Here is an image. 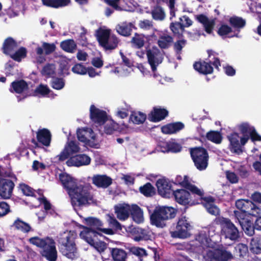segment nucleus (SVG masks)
Segmentation results:
<instances>
[{
	"mask_svg": "<svg viewBox=\"0 0 261 261\" xmlns=\"http://www.w3.org/2000/svg\"><path fill=\"white\" fill-rule=\"evenodd\" d=\"M90 111L91 119L99 125L103 124L104 121L107 119L106 113L94 105L90 107Z\"/></svg>",
	"mask_w": 261,
	"mask_h": 261,
	"instance_id": "20",
	"label": "nucleus"
},
{
	"mask_svg": "<svg viewBox=\"0 0 261 261\" xmlns=\"http://www.w3.org/2000/svg\"><path fill=\"white\" fill-rule=\"evenodd\" d=\"M109 70L113 74L118 76L128 75L133 71H140L144 75H150L152 73L156 76L155 73L156 66H107Z\"/></svg>",
	"mask_w": 261,
	"mask_h": 261,
	"instance_id": "3",
	"label": "nucleus"
},
{
	"mask_svg": "<svg viewBox=\"0 0 261 261\" xmlns=\"http://www.w3.org/2000/svg\"><path fill=\"white\" fill-rule=\"evenodd\" d=\"M192 226L185 217L180 218L177 223L175 231H171L173 238H186L190 236L189 231Z\"/></svg>",
	"mask_w": 261,
	"mask_h": 261,
	"instance_id": "9",
	"label": "nucleus"
},
{
	"mask_svg": "<svg viewBox=\"0 0 261 261\" xmlns=\"http://www.w3.org/2000/svg\"><path fill=\"white\" fill-rule=\"evenodd\" d=\"M111 253L114 261H126L127 254L124 250L117 248H112Z\"/></svg>",
	"mask_w": 261,
	"mask_h": 261,
	"instance_id": "41",
	"label": "nucleus"
},
{
	"mask_svg": "<svg viewBox=\"0 0 261 261\" xmlns=\"http://www.w3.org/2000/svg\"><path fill=\"white\" fill-rule=\"evenodd\" d=\"M186 41L185 40H179L176 41L174 44V49L176 54L179 55L182 48L186 45Z\"/></svg>",
	"mask_w": 261,
	"mask_h": 261,
	"instance_id": "63",
	"label": "nucleus"
},
{
	"mask_svg": "<svg viewBox=\"0 0 261 261\" xmlns=\"http://www.w3.org/2000/svg\"><path fill=\"white\" fill-rule=\"evenodd\" d=\"M41 1L44 6L56 9L66 7L70 3V0H41Z\"/></svg>",
	"mask_w": 261,
	"mask_h": 261,
	"instance_id": "35",
	"label": "nucleus"
},
{
	"mask_svg": "<svg viewBox=\"0 0 261 261\" xmlns=\"http://www.w3.org/2000/svg\"><path fill=\"white\" fill-rule=\"evenodd\" d=\"M27 55V50L24 47H20L11 54L9 57L13 60L19 62L24 59Z\"/></svg>",
	"mask_w": 261,
	"mask_h": 261,
	"instance_id": "43",
	"label": "nucleus"
},
{
	"mask_svg": "<svg viewBox=\"0 0 261 261\" xmlns=\"http://www.w3.org/2000/svg\"><path fill=\"white\" fill-rule=\"evenodd\" d=\"M176 182L181 185L182 186L187 188L193 194L197 195L200 199L202 198L203 195V191L202 189L198 188L194 185L191 184L189 181V177L187 176L184 177L179 175L176 178Z\"/></svg>",
	"mask_w": 261,
	"mask_h": 261,
	"instance_id": "15",
	"label": "nucleus"
},
{
	"mask_svg": "<svg viewBox=\"0 0 261 261\" xmlns=\"http://www.w3.org/2000/svg\"><path fill=\"white\" fill-rule=\"evenodd\" d=\"M207 54L208 56L207 62L204 61L203 62H195L193 65H220V61L218 57V54L212 50H208Z\"/></svg>",
	"mask_w": 261,
	"mask_h": 261,
	"instance_id": "27",
	"label": "nucleus"
},
{
	"mask_svg": "<svg viewBox=\"0 0 261 261\" xmlns=\"http://www.w3.org/2000/svg\"><path fill=\"white\" fill-rule=\"evenodd\" d=\"M128 109L127 106L118 108L116 112V116L122 119L127 117L128 115Z\"/></svg>",
	"mask_w": 261,
	"mask_h": 261,
	"instance_id": "61",
	"label": "nucleus"
},
{
	"mask_svg": "<svg viewBox=\"0 0 261 261\" xmlns=\"http://www.w3.org/2000/svg\"><path fill=\"white\" fill-rule=\"evenodd\" d=\"M13 225L17 230L24 233L29 232L31 229V227L30 224L19 219H17L15 221Z\"/></svg>",
	"mask_w": 261,
	"mask_h": 261,
	"instance_id": "45",
	"label": "nucleus"
},
{
	"mask_svg": "<svg viewBox=\"0 0 261 261\" xmlns=\"http://www.w3.org/2000/svg\"><path fill=\"white\" fill-rule=\"evenodd\" d=\"M11 85L13 91L18 93H21L27 87V83L23 81L14 82Z\"/></svg>",
	"mask_w": 261,
	"mask_h": 261,
	"instance_id": "53",
	"label": "nucleus"
},
{
	"mask_svg": "<svg viewBox=\"0 0 261 261\" xmlns=\"http://www.w3.org/2000/svg\"><path fill=\"white\" fill-rule=\"evenodd\" d=\"M191 155L195 165L198 169L202 170L207 167L208 155L204 148L197 147L192 149Z\"/></svg>",
	"mask_w": 261,
	"mask_h": 261,
	"instance_id": "7",
	"label": "nucleus"
},
{
	"mask_svg": "<svg viewBox=\"0 0 261 261\" xmlns=\"http://www.w3.org/2000/svg\"><path fill=\"white\" fill-rule=\"evenodd\" d=\"M38 141L43 145L48 146L51 141V134L49 131L45 128L40 129L37 134Z\"/></svg>",
	"mask_w": 261,
	"mask_h": 261,
	"instance_id": "32",
	"label": "nucleus"
},
{
	"mask_svg": "<svg viewBox=\"0 0 261 261\" xmlns=\"http://www.w3.org/2000/svg\"><path fill=\"white\" fill-rule=\"evenodd\" d=\"M92 183L98 187L107 188L112 183V179L105 175H95L92 178Z\"/></svg>",
	"mask_w": 261,
	"mask_h": 261,
	"instance_id": "29",
	"label": "nucleus"
},
{
	"mask_svg": "<svg viewBox=\"0 0 261 261\" xmlns=\"http://www.w3.org/2000/svg\"><path fill=\"white\" fill-rule=\"evenodd\" d=\"M221 228V236L231 241L239 238V231L234 225L227 218L221 217L218 219Z\"/></svg>",
	"mask_w": 261,
	"mask_h": 261,
	"instance_id": "5",
	"label": "nucleus"
},
{
	"mask_svg": "<svg viewBox=\"0 0 261 261\" xmlns=\"http://www.w3.org/2000/svg\"><path fill=\"white\" fill-rule=\"evenodd\" d=\"M80 147L77 142L73 141H68L66 144L63 150L55 159L59 162L65 161L69 158L74 156L73 155L80 152Z\"/></svg>",
	"mask_w": 261,
	"mask_h": 261,
	"instance_id": "11",
	"label": "nucleus"
},
{
	"mask_svg": "<svg viewBox=\"0 0 261 261\" xmlns=\"http://www.w3.org/2000/svg\"><path fill=\"white\" fill-rule=\"evenodd\" d=\"M152 18L155 20H163L165 17V13L160 6H155L151 11Z\"/></svg>",
	"mask_w": 261,
	"mask_h": 261,
	"instance_id": "46",
	"label": "nucleus"
},
{
	"mask_svg": "<svg viewBox=\"0 0 261 261\" xmlns=\"http://www.w3.org/2000/svg\"><path fill=\"white\" fill-rule=\"evenodd\" d=\"M232 32V28L227 24H222L217 31L218 34L221 36H226Z\"/></svg>",
	"mask_w": 261,
	"mask_h": 261,
	"instance_id": "58",
	"label": "nucleus"
},
{
	"mask_svg": "<svg viewBox=\"0 0 261 261\" xmlns=\"http://www.w3.org/2000/svg\"><path fill=\"white\" fill-rule=\"evenodd\" d=\"M173 42V38L171 36L164 34L159 37L158 44L161 49H167Z\"/></svg>",
	"mask_w": 261,
	"mask_h": 261,
	"instance_id": "40",
	"label": "nucleus"
},
{
	"mask_svg": "<svg viewBox=\"0 0 261 261\" xmlns=\"http://www.w3.org/2000/svg\"><path fill=\"white\" fill-rule=\"evenodd\" d=\"M19 188L23 194L28 196H36V193L41 195L42 192L41 190L35 191L32 188L24 184H20Z\"/></svg>",
	"mask_w": 261,
	"mask_h": 261,
	"instance_id": "51",
	"label": "nucleus"
},
{
	"mask_svg": "<svg viewBox=\"0 0 261 261\" xmlns=\"http://www.w3.org/2000/svg\"><path fill=\"white\" fill-rule=\"evenodd\" d=\"M130 213L133 220L137 223L144 222V218L142 210L136 204L131 205Z\"/></svg>",
	"mask_w": 261,
	"mask_h": 261,
	"instance_id": "34",
	"label": "nucleus"
},
{
	"mask_svg": "<svg viewBox=\"0 0 261 261\" xmlns=\"http://www.w3.org/2000/svg\"><path fill=\"white\" fill-rule=\"evenodd\" d=\"M250 250L255 254L261 253V240L253 238L250 242Z\"/></svg>",
	"mask_w": 261,
	"mask_h": 261,
	"instance_id": "50",
	"label": "nucleus"
},
{
	"mask_svg": "<svg viewBox=\"0 0 261 261\" xmlns=\"http://www.w3.org/2000/svg\"><path fill=\"white\" fill-rule=\"evenodd\" d=\"M103 124H104V132L107 134H112L115 131L122 133L127 132L126 125L122 124L121 126H119L118 124L115 122L112 119L107 118Z\"/></svg>",
	"mask_w": 261,
	"mask_h": 261,
	"instance_id": "19",
	"label": "nucleus"
},
{
	"mask_svg": "<svg viewBox=\"0 0 261 261\" xmlns=\"http://www.w3.org/2000/svg\"><path fill=\"white\" fill-rule=\"evenodd\" d=\"M77 137L79 141L92 147L97 146L96 137L92 129L82 128L77 130Z\"/></svg>",
	"mask_w": 261,
	"mask_h": 261,
	"instance_id": "12",
	"label": "nucleus"
},
{
	"mask_svg": "<svg viewBox=\"0 0 261 261\" xmlns=\"http://www.w3.org/2000/svg\"><path fill=\"white\" fill-rule=\"evenodd\" d=\"M175 200L181 204H187L189 203L191 199L190 194L184 189L177 190L173 193Z\"/></svg>",
	"mask_w": 261,
	"mask_h": 261,
	"instance_id": "30",
	"label": "nucleus"
},
{
	"mask_svg": "<svg viewBox=\"0 0 261 261\" xmlns=\"http://www.w3.org/2000/svg\"><path fill=\"white\" fill-rule=\"evenodd\" d=\"M156 186L159 194L163 197L169 198L173 194L171 184L166 179L161 178L157 180Z\"/></svg>",
	"mask_w": 261,
	"mask_h": 261,
	"instance_id": "16",
	"label": "nucleus"
},
{
	"mask_svg": "<svg viewBox=\"0 0 261 261\" xmlns=\"http://www.w3.org/2000/svg\"><path fill=\"white\" fill-rule=\"evenodd\" d=\"M111 35L110 30L98 29L96 31V36L99 45L103 47L106 45L109 37Z\"/></svg>",
	"mask_w": 261,
	"mask_h": 261,
	"instance_id": "33",
	"label": "nucleus"
},
{
	"mask_svg": "<svg viewBox=\"0 0 261 261\" xmlns=\"http://www.w3.org/2000/svg\"><path fill=\"white\" fill-rule=\"evenodd\" d=\"M146 119V115L141 112H133L130 116V120L135 124H139L143 123Z\"/></svg>",
	"mask_w": 261,
	"mask_h": 261,
	"instance_id": "49",
	"label": "nucleus"
},
{
	"mask_svg": "<svg viewBox=\"0 0 261 261\" xmlns=\"http://www.w3.org/2000/svg\"><path fill=\"white\" fill-rule=\"evenodd\" d=\"M38 199H39L40 203H42L43 204L44 208L45 210V211H40V212H39L38 213H37V215L38 217V219L40 221H42L46 216V211L50 208V204L44 196H42V197H40Z\"/></svg>",
	"mask_w": 261,
	"mask_h": 261,
	"instance_id": "44",
	"label": "nucleus"
},
{
	"mask_svg": "<svg viewBox=\"0 0 261 261\" xmlns=\"http://www.w3.org/2000/svg\"><path fill=\"white\" fill-rule=\"evenodd\" d=\"M215 25V19L208 20L207 22L204 23L203 25L205 31L208 34L213 33V31Z\"/></svg>",
	"mask_w": 261,
	"mask_h": 261,
	"instance_id": "64",
	"label": "nucleus"
},
{
	"mask_svg": "<svg viewBox=\"0 0 261 261\" xmlns=\"http://www.w3.org/2000/svg\"><path fill=\"white\" fill-rule=\"evenodd\" d=\"M162 210V206H156L150 216L151 223L156 227L161 228L165 226V222L168 220V216H166L164 213L161 212Z\"/></svg>",
	"mask_w": 261,
	"mask_h": 261,
	"instance_id": "13",
	"label": "nucleus"
},
{
	"mask_svg": "<svg viewBox=\"0 0 261 261\" xmlns=\"http://www.w3.org/2000/svg\"><path fill=\"white\" fill-rule=\"evenodd\" d=\"M100 67L90 66L87 68L85 66H73L71 70L74 73L78 74L83 75L88 73L90 76L94 77L100 72Z\"/></svg>",
	"mask_w": 261,
	"mask_h": 261,
	"instance_id": "21",
	"label": "nucleus"
},
{
	"mask_svg": "<svg viewBox=\"0 0 261 261\" xmlns=\"http://www.w3.org/2000/svg\"><path fill=\"white\" fill-rule=\"evenodd\" d=\"M62 254L67 258L73 259L77 257V249L75 243L61 247Z\"/></svg>",
	"mask_w": 261,
	"mask_h": 261,
	"instance_id": "28",
	"label": "nucleus"
},
{
	"mask_svg": "<svg viewBox=\"0 0 261 261\" xmlns=\"http://www.w3.org/2000/svg\"><path fill=\"white\" fill-rule=\"evenodd\" d=\"M17 42L11 37L7 38L4 41L2 51L4 54L9 56L17 47Z\"/></svg>",
	"mask_w": 261,
	"mask_h": 261,
	"instance_id": "25",
	"label": "nucleus"
},
{
	"mask_svg": "<svg viewBox=\"0 0 261 261\" xmlns=\"http://www.w3.org/2000/svg\"><path fill=\"white\" fill-rule=\"evenodd\" d=\"M170 29L174 36L180 38L183 36V34L185 31L183 23L180 22H172L170 24Z\"/></svg>",
	"mask_w": 261,
	"mask_h": 261,
	"instance_id": "39",
	"label": "nucleus"
},
{
	"mask_svg": "<svg viewBox=\"0 0 261 261\" xmlns=\"http://www.w3.org/2000/svg\"><path fill=\"white\" fill-rule=\"evenodd\" d=\"M239 129L244 134V136H248L249 135L251 137L252 141H261V137L257 134L254 128L249 125L247 123L241 124L239 126Z\"/></svg>",
	"mask_w": 261,
	"mask_h": 261,
	"instance_id": "23",
	"label": "nucleus"
},
{
	"mask_svg": "<svg viewBox=\"0 0 261 261\" xmlns=\"http://www.w3.org/2000/svg\"><path fill=\"white\" fill-rule=\"evenodd\" d=\"M251 205L252 202L249 200H238L236 202V205L239 210L234 212L235 217L239 221L242 229L250 236H252L254 232L252 221L249 220V216H247V211Z\"/></svg>",
	"mask_w": 261,
	"mask_h": 261,
	"instance_id": "2",
	"label": "nucleus"
},
{
	"mask_svg": "<svg viewBox=\"0 0 261 261\" xmlns=\"http://www.w3.org/2000/svg\"><path fill=\"white\" fill-rule=\"evenodd\" d=\"M206 137L208 140L216 143H220L222 140L220 134L217 132H210L207 134Z\"/></svg>",
	"mask_w": 261,
	"mask_h": 261,
	"instance_id": "56",
	"label": "nucleus"
},
{
	"mask_svg": "<svg viewBox=\"0 0 261 261\" xmlns=\"http://www.w3.org/2000/svg\"><path fill=\"white\" fill-rule=\"evenodd\" d=\"M81 227L83 228L84 229L80 234V237L90 245L93 243V241L97 238L98 235H101L100 232L95 230H92L83 226H81Z\"/></svg>",
	"mask_w": 261,
	"mask_h": 261,
	"instance_id": "24",
	"label": "nucleus"
},
{
	"mask_svg": "<svg viewBox=\"0 0 261 261\" xmlns=\"http://www.w3.org/2000/svg\"><path fill=\"white\" fill-rule=\"evenodd\" d=\"M144 38L142 35L135 33V36L133 37L131 40L133 46L136 48H141L144 45Z\"/></svg>",
	"mask_w": 261,
	"mask_h": 261,
	"instance_id": "48",
	"label": "nucleus"
},
{
	"mask_svg": "<svg viewBox=\"0 0 261 261\" xmlns=\"http://www.w3.org/2000/svg\"><path fill=\"white\" fill-rule=\"evenodd\" d=\"M90 162L91 159L89 156L82 154L70 157L66 161V164L68 166L80 167L88 165Z\"/></svg>",
	"mask_w": 261,
	"mask_h": 261,
	"instance_id": "18",
	"label": "nucleus"
},
{
	"mask_svg": "<svg viewBox=\"0 0 261 261\" xmlns=\"http://www.w3.org/2000/svg\"><path fill=\"white\" fill-rule=\"evenodd\" d=\"M196 71L200 74H207L213 72L212 66H194Z\"/></svg>",
	"mask_w": 261,
	"mask_h": 261,
	"instance_id": "62",
	"label": "nucleus"
},
{
	"mask_svg": "<svg viewBox=\"0 0 261 261\" xmlns=\"http://www.w3.org/2000/svg\"><path fill=\"white\" fill-rule=\"evenodd\" d=\"M146 55L150 65L161 64L163 60V55L160 50L156 46L146 50Z\"/></svg>",
	"mask_w": 261,
	"mask_h": 261,
	"instance_id": "17",
	"label": "nucleus"
},
{
	"mask_svg": "<svg viewBox=\"0 0 261 261\" xmlns=\"http://www.w3.org/2000/svg\"><path fill=\"white\" fill-rule=\"evenodd\" d=\"M60 179L67 190L74 208L76 206L85 205L92 200L89 186L77 185L76 180L66 173L61 174Z\"/></svg>",
	"mask_w": 261,
	"mask_h": 261,
	"instance_id": "1",
	"label": "nucleus"
},
{
	"mask_svg": "<svg viewBox=\"0 0 261 261\" xmlns=\"http://www.w3.org/2000/svg\"><path fill=\"white\" fill-rule=\"evenodd\" d=\"M90 245L93 246L99 252H103L107 247V244L102 241H98L97 238L95 239L93 243H91Z\"/></svg>",
	"mask_w": 261,
	"mask_h": 261,
	"instance_id": "57",
	"label": "nucleus"
},
{
	"mask_svg": "<svg viewBox=\"0 0 261 261\" xmlns=\"http://www.w3.org/2000/svg\"><path fill=\"white\" fill-rule=\"evenodd\" d=\"M60 46L65 51L73 53L76 49L77 45L73 39H70L62 41Z\"/></svg>",
	"mask_w": 261,
	"mask_h": 261,
	"instance_id": "42",
	"label": "nucleus"
},
{
	"mask_svg": "<svg viewBox=\"0 0 261 261\" xmlns=\"http://www.w3.org/2000/svg\"><path fill=\"white\" fill-rule=\"evenodd\" d=\"M31 243L43 248L42 255L49 261H55L57 257L55 242L51 239L45 240L38 237H34L30 239Z\"/></svg>",
	"mask_w": 261,
	"mask_h": 261,
	"instance_id": "4",
	"label": "nucleus"
},
{
	"mask_svg": "<svg viewBox=\"0 0 261 261\" xmlns=\"http://www.w3.org/2000/svg\"><path fill=\"white\" fill-rule=\"evenodd\" d=\"M83 222L89 226L90 227L89 228L91 229H95L107 234H113L114 233L113 230L110 228H102V224L101 222L95 218L88 217L84 218Z\"/></svg>",
	"mask_w": 261,
	"mask_h": 261,
	"instance_id": "14",
	"label": "nucleus"
},
{
	"mask_svg": "<svg viewBox=\"0 0 261 261\" xmlns=\"http://www.w3.org/2000/svg\"><path fill=\"white\" fill-rule=\"evenodd\" d=\"M131 211V205L126 203H120L115 206V212L120 220L127 219Z\"/></svg>",
	"mask_w": 261,
	"mask_h": 261,
	"instance_id": "22",
	"label": "nucleus"
},
{
	"mask_svg": "<svg viewBox=\"0 0 261 261\" xmlns=\"http://www.w3.org/2000/svg\"><path fill=\"white\" fill-rule=\"evenodd\" d=\"M228 21L231 27L238 31H240L241 29H243L246 24V20L244 19L237 16L230 17Z\"/></svg>",
	"mask_w": 261,
	"mask_h": 261,
	"instance_id": "38",
	"label": "nucleus"
},
{
	"mask_svg": "<svg viewBox=\"0 0 261 261\" xmlns=\"http://www.w3.org/2000/svg\"><path fill=\"white\" fill-rule=\"evenodd\" d=\"M184 127V125L181 122L171 123L163 126L162 131L166 134H174L182 129Z\"/></svg>",
	"mask_w": 261,
	"mask_h": 261,
	"instance_id": "37",
	"label": "nucleus"
},
{
	"mask_svg": "<svg viewBox=\"0 0 261 261\" xmlns=\"http://www.w3.org/2000/svg\"><path fill=\"white\" fill-rule=\"evenodd\" d=\"M163 210L161 212L164 213L165 215L168 216V220L172 219L175 216L176 210L172 207L170 206H162Z\"/></svg>",
	"mask_w": 261,
	"mask_h": 261,
	"instance_id": "60",
	"label": "nucleus"
},
{
	"mask_svg": "<svg viewBox=\"0 0 261 261\" xmlns=\"http://www.w3.org/2000/svg\"><path fill=\"white\" fill-rule=\"evenodd\" d=\"M76 233L72 231H66L61 233L58 236V242L61 246L74 243Z\"/></svg>",
	"mask_w": 261,
	"mask_h": 261,
	"instance_id": "26",
	"label": "nucleus"
},
{
	"mask_svg": "<svg viewBox=\"0 0 261 261\" xmlns=\"http://www.w3.org/2000/svg\"><path fill=\"white\" fill-rule=\"evenodd\" d=\"M203 204L207 211L213 215H217L219 213V209L214 203L213 199L212 197H206L203 199Z\"/></svg>",
	"mask_w": 261,
	"mask_h": 261,
	"instance_id": "36",
	"label": "nucleus"
},
{
	"mask_svg": "<svg viewBox=\"0 0 261 261\" xmlns=\"http://www.w3.org/2000/svg\"><path fill=\"white\" fill-rule=\"evenodd\" d=\"M202 253L207 261H228L233 258L232 254L226 250L207 248Z\"/></svg>",
	"mask_w": 261,
	"mask_h": 261,
	"instance_id": "6",
	"label": "nucleus"
},
{
	"mask_svg": "<svg viewBox=\"0 0 261 261\" xmlns=\"http://www.w3.org/2000/svg\"><path fill=\"white\" fill-rule=\"evenodd\" d=\"M227 138L230 151L239 154L242 152V147L247 143L249 138L248 136L240 137L237 133H232L228 135Z\"/></svg>",
	"mask_w": 261,
	"mask_h": 261,
	"instance_id": "10",
	"label": "nucleus"
},
{
	"mask_svg": "<svg viewBox=\"0 0 261 261\" xmlns=\"http://www.w3.org/2000/svg\"><path fill=\"white\" fill-rule=\"evenodd\" d=\"M168 114V111L165 109L154 108L149 114V118L151 121L158 122L164 119Z\"/></svg>",
	"mask_w": 261,
	"mask_h": 261,
	"instance_id": "31",
	"label": "nucleus"
},
{
	"mask_svg": "<svg viewBox=\"0 0 261 261\" xmlns=\"http://www.w3.org/2000/svg\"><path fill=\"white\" fill-rule=\"evenodd\" d=\"M215 232V228L212 225L203 227L196 238V242H198L199 244L196 243L195 245L201 246L203 248L210 247L211 245L210 237L213 236Z\"/></svg>",
	"mask_w": 261,
	"mask_h": 261,
	"instance_id": "8",
	"label": "nucleus"
},
{
	"mask_svg": "<svg viewBox=\"0 0 261 261\" xmlns=\"http://www.w3.org/2000/svg\"><path fill=\"white\" fill-rule=\"evenodd\" d=\"M167 148L161 149V151L162 152L172 151L174 152H179L181 150V146L179 144L170 142L166 144Z\"/></svg>",
	"mask_w": 261,
	"mask_h": 261,
	"instance_id": "55",
	"label": "nucleus"
},
{
	"mask_svg": "<svg viewBox=\"0 0 261 261\" xmlns=\"http://www.w3.org/2000/svg\"><path fill=\"white\" fill-rule=\"evenodd\" d=\"M133 25L132 23L122 24L117 28V32L124 36H129L131 34Z\"/></svg>",
	"mask_w": 261,
	"mask_h": 261,
	"instance_id": "47",
	"label": "nucleus"
},
{
	"mask_svg": "<svg viewBox=\"0 0 261 261\" xmlns=\"http://www.w3.org/2000/svg\"><path fill=\"white\" fill-rule=\"evenodd\" d=\"M140 191L141 193L146 196H151L155 193L154 188L150 184H146L142 187H140Z\"/></svg>",
	"mask_w": 261,
	"mask_h": 261,
	"instance_id": "54",
	"label": "nucleus"
},
{
	"mask_svg": "<svg viewBox=\"0 0 261 261\" xmlns=\"http://www.w3.org/2000/svg\"><path fill=\"white\" fill-rule=\"evenodd\" d=\"M118 40L114 35H110L106 42V45H104L103 48L106 50H112L116 48L118 46Z\"/></svg>",
	"mask_w": 261,
	"mask_h": 261,
	"instance_id": "52",
	"label": "nucleus"
},
{
	"mask_svg": "<svg viewBox=\"0 0 261 261\" xmlns=\"http://www.w3.org/2000/svg\"><path fill=\"white\" fill-rule=\"evenodd\" d=\"M37 57H36V62L38 64H42L46 61L45 54L43 53V48L38 46L36 48Z\"/></svg>",
	"mask_w": 261,
	"mask_h": 261,
	"instance_id": "59",
	"label": "nucleus"
}]
</instances>
